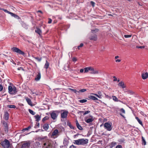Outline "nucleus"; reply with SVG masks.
<instances>
[{
	"mask_svg": "<svg viewBox=\"0 0 148 148\" xmlns=\"http://www.w3.org/2000/svg\"><path fill=\"white\" fill-rule=\"evenodd\" d=\"M42 147V148H54L52 141L48 139L44 140Z\"/></svg>",
	"mask_w": 148,
	"mask_h": 148,
	"instance_id": "f257e3e1",
	"label": "nucleus"
},
{
	"mask_svg": "<svg viewBox=\"0 0 148 148\" xmlns=\"http://www.w3.org/2000/svg\"><path fill=\"white\" fill-rule=\"evenodd\" d=\"M113 78L114 79L113 80L114 81H115L117 80V78L115 76H114Z\"/></svg>",
	"mask_w": 148,
	"mask_h": 148,
	"instance_id": "052dcab7",
	"label": "nucleus"
},
{
	"mask_svg": "<svg viewBox=\"0 0 148 148\" xmlns=\"http://www.w3.org/2000/svg\"><path fill=\"white\" fill-rule=\"evenodd\" d=\"M141 142L143 145H145L146 144V142L144 138L142 136L141 137Z\"/></svg>",
	"mask_w": 148,
	"mask_h": 148,
	"instance_id": "2eb2a0df",
	"label": "nucleus"
},
{
	"mask_svg": "<svg viewBox=\"0 0 148 148\" xmlns=\"http://www.w3.org/2000/svg\"><path fill=\"white\" fill-rule=\"evenodd\" d=\"M67 125L69 126V127L71 129H74V127L72 125H71L70 123L68 122L67 123Z\"/></svg>",
	"mask_w": 148,
	"mask_h": 148,
	"instance_id": "c85d7f7f",
	"label": "nucleus"
},
{
	"mask_svg": "<svg viewBox=\"0 0 148 148\" xmlns=\"http://www.w3.org/2000/svg\"><path fill=\"white\" fill-rule=\"evenodd\" d=\"M35 32L36 33L38 34L40 36L41 35L42 33V31L39 28H37L35 30Z\"/></svg>",
	"mask_w": 148,
	"mask_h": 148,
	"instance_id": "a211bd4d",
	"label": "nucleus"
},
{
	"mask_svg": "<svg viewBox=\"0 0 148 148\" xmlns=\"http://www.w3.org/2000/svg\"><path fill=\"white\" fill-rule=\"evenodd\" d=\"M64 144H65V143H66V145L68 144L67 142V141H64Z\"/></svg>",
	"mask_w": 148,
	"mask_h": 148,
	"instance_id": "69168bd1",
	"label": "nucleus"
},
{
	"mask_svg": "<svg viewBox=\"0 0 148 148\" xmlns=\"http://www.w3.org/2000/svg\"><path fill=\"white\" fill-rule=\"evenodd\" d=\"M120 111L122 112L123 113H125V110L123 108H122L120 110Z\"/></svg>",
	"mask_w": 148,
	"mask_h": 148,
	"instance_id": "09e8293b",
	"label": "nucleus"
},
{
	"mask_svg": "<svg viewBox=\"0 0 148 148\" xmlns=\"http://www.w3.org/2000/svg\"><path fill=\"white\" fill-rule=\"evenodd\" d=\"M34 117L36 119V121H38L40 120V117L38 115H37L34 116Z\"/></svg>",
	"mask_w": 148,
	"mask_h": 148,
	"instance_id": "393cba45",
	"label": "nucleus"
},
{
	"mask_svg": "<svg viewBox=\"0 0 148 148\" xmlns=\"http://www.w3.org/2000/svg\"><path fill=\"white\" fill-rule=\"evenodd\" d=\"M76 123L77 128L80 130H82V126L79 125L77 120L76 121Z\"/></svg>",
	"mask_w": 148,
	"mask_h": 148,
	"instance_id": "6ab92c4d",
	"label": "nucleus"
},
{
	"mask_svg": "<svg viewBox=\"0 0 148 148\" xmlns=\"http://www.w3.org/2000/svg\"><path fill=\"white\" fill-rule=\"evenodd\" d=\"M90 4L93 7H94L95 6V3L93 1H91Z\"/></svg>",
	"mask_w": 148,
	"mask_h": 148,
	"instance_id": "49530a36",
	"label": "nucleus"
},
{
	"mask_svg": "<svg viewBox=\"0 0 148 148\" xmlns=\"http://www.w3.org/2000/svg\"><path fill=\"white\" fill-rule=\"evenodd\" d=\"M41 78V74L40 72L38 73V74L36 76L35 79L36 81L39 80Z\"/></svg>",
	"mask_w": 148,
	"mask_h": 148,
	"instance_id": "4468645a",
	"label": "nucleus"
},
{
	"mask_svg": "<svg viewBox=\"0 0 148 148\" xmlns=\"http://www.w3.org/2000/svg\"><path fill=\"white\" fill-rule=\"evenodd\" d=\"M7 107L10 108H16V107L14 105H8L7 106Z\"/></svg>",
	"mask_w": 148,
	"mask_h": 148,
	"instance_id": "72a5a7b5",
	"label": "nucleus"
},
{
	"mask_svg": "<svg viewBox=\"0 0 148 148\" xmlns=\"http://www.w3.org/2000/svg\"><path fill=\"white\" fill-rule=\"evenodd\" d=\"M34 58L39 62H40L41 60V58H39L38 57H35Z\"/></svg>",
	"mask_w": 148,
	"mask_h": 148,
	"instance_id": "79ce46f5",
	"label": "nucleus"
},
{
	"mask_svg": "<svg viewBox=\"0 0 148 148\" xmlns=\"http://www.w3.org/2000/svg\"><path fill=\"white\" fill-rule=\"evenodd\" d=\"M12 49L13 51L19 53L20 54L22 55H24V53L22 51L17 48L16 47H13L12 48Z\"/></svg>",
	"mask_w": 148,
	"mask_h": 148,
	"instance_id": "6e6552de",
	"label": "nucleus"
},
{
	"mask_svg": "<svg viewBox=\"0 0 148 148\" xmlns=\"http://www.w3.org/2000/svg\"><path fill=\"white\" fill-rule=\"evenodd\" d=\"M52 22V20L50 18L49 19V21H48V23H51Z\"/></svg>",
	"mask_w": 148,
	"mask_h": 148,
	"instance_id": "864d4df0",
	"label": "nucleus"
},
{
	"mask_svg": "<svg viewBox=\"0 0 148 148\" xmlns=\"http://www.w3.org/2000/svg\"><path fill=\"white\" fill-rule=\"evenodd\" d=\"M106 97L107 98H109V96L108 95H106Z\"/></svg>",
	"mask_w": 148,
	"mask_h": 148,
	"instance_id": "338daca9",
	"label": "nucleus"
},
{
	"mask_svg": "<svg viewBox=\"0 0 148 148\" xmlns=\"http://www.w3.org/2000/svg\"><path fill=\"white\" fill-rule=\"evenodd\" d=\"M116 62H120L121 61V60L120 59H116L115 60Z\"/></svg>",
	"mask_w": 148,
	"mask_h": 148,
	"instance_id": "13d9d810",
	"label": "nucleus"
},
{
	"mask_svg": "<svg viewBox=\"0 0 148 148\" xmlns=\"http://www.w3.org/2000/svg\"><path fill=\"white\" fill-rule=\"evenodd\" d=\"M5 12L7 13H8L10 14V12L8 11L7 10L4 9H2Z\"/></svg>",
	"mask_w": 148,
	"mask_h": 148,
	"instance_id": "a18cd8bd",
	"label": "nucleus"
},
{
	"mask_svg": "<svg viewBox=\"0 0 148 148\" xmlns=\"http://www.w3.org/2000/svg\"><path fill=\"white\" fill-rule=\"evenodd\" d=\"M87 139L80 138L74 141V143L77 145H85L88 143Z\"/></svg>",
	"mask_w": 148,
	"mask_h": 148,
	"instance_id": "f03ea898",
	"label": "nucleus"
},
{
	"mask_svg": "<svg viewBox=\"0 0 148 148\" xmlns=\"http://www.w3.org/2000/svg\"><path fill=\"white\" fill-rule=\"evenodd\" d=\"M145 47L144 46H137L136 47L137 48L141 49H143L145 48Z\"/></svg>",
	"mask_w": 148,
	"mask_h": 148,
	"instance_id": "c9c22d12",
	"label": "nucleus"
},
{
	"mask_svg": "<svg viewBox=\"0 0 148 148\" xmlns=\"http://www.w3.org/2000/svg\"><path fill=\"white\" fill-rule=\"evenodd\" d=\"M49 127V125L47 124H45L43 126V129L46 130H47L48 129Z\"/></svg>",
	"mask_w": 148,
	"mask_h": 148,
	"instance_id": "5701e85b",
	"label": "nucleus"
},
{
	"mask_svg": "<svg viewBox=\"0 0 148 148\" xmlns=\"http://www.w3.org/2000/svg\"><path fill=\"white\" fill-rule=\"evenodd\" d=\"M30 146V143H29L26 142L22 145L21 148H28Z\"/></svg>",
	"mask_w": 148,
	"mask_h": 148,
	"instance_id": "9b49d317",
	"label": "nucleus"
},
{
	"mask_svg": "<svg viewBox=\"0 0 148 148\" xmlns=\"http://www.w3.org/2000/svg\"><path fill=\"white\" fill-rule=\"evenodd\" d=\"M98 31V29H95L93 30H91V32L92 33H95L96 32H97Z\"/></svg>",
	"mask_w": 148,
	"mask_h": 148,
	"instance_id": "4c0bfd02",
	"label": "nucleus"
},
{
	"mask_svg": "<svg viewBox=\"0 0 148 148\" xmlns=\"http://www.w3.org/2000/svg\"><path fill=\"white\" fill-rule=\"evenodd\" d=\"M130 94H133L134 93V92L132 91H130Z\"/></svg>",
	"mask_w": 148,
	"mask_h": 148,
	"instance_id": "e2e57ef3",
	"label": "nucleus"
},
{
	"mask_svg": "<svg viewBox=\"0 0 148 148\" xmlns=\"http://www.w3.org/2000/svg\"><path fill=\"white\" fill-rule=\"evenodd\" d=\"M97 94H98L102 98V94L101 92V91H99L97 92Z\"/></svg>",
	"mask_w": 148,
	"mask_h": 148,
	"instance_id": "a19ab883",
	"label": "nucleus"
},
{
	"mask_svg": "<svg viewBox=\"0 0 148 148\" xmlns=\"http://www.w3.org/2000/svg\"><path fill=\"white\" fill-rule=\"evenodd\" d=\"M88 98L89 99H92L95 100V101H97V100H98V99L97 98H96L94 96H92V95L89 96Z\"/></svg>",
	"mask_w": 148,
	"mask_h": 148,
	"instance_id": "412c9836",
	"label": "nucleus"
},
{
	"mask_svg": "<svg viewBox=\"0 0 148 148\" xmlns=\"http://www.w3.org/2000/svg\"><path fill=\"white\" fill-rule=\"evenodd\" d=\"M83 46V43H81L80 45L78 47V48L79 49L80 47H82Z\"/></svg>",
	"mask_w": 148,
	"mask_h": 148,
	"instance_id": "de8ad7c7",
	"label": "nucleus"
},
{
	"mask_svg": "<svg viewBox=\"0 0 148 148\" xmlns=\"http://www.w3.org/2000/svg\"><path fill=\"white\" fill-rule=\"evenodd\" d=\"M119 58V56H116L115 57V59H116L117 58Z\"/></svg>",
	"mask_w": 148,
	"mask_h": 148,
	"instance_id": "0e129e2a",
	"label": "nucleus"
},
{
	"mask_svg": "<svg viewBox=\"0 0 148 148\" xmlns=\"http://www.w3.org/2000/svg\"><path fill=\"white\" fill-rule=\"evenodd\" d=\"M3 87L0 84V91H1L3 89Z\"/></svg>",
	"mask_w": 148,
	"mask_h": 148,
	"instance_id": "3c124183",
	"label": "nucleus"
},
{
	"mask_svg": "<svg viewBox=\"0 0 148 148\" xmlns=\"http://www.w3.org/2000/svg\"><path fill=\"white\" fill-rule=\"evenodd\" d=\"M79 102L81 103H84L87 101V100L85 99H83L79 100Z\"/></svg>",
	"mask_w": 148,
	"mask_h": 148,
	"instance_id": "58836bf2",
	"label": "nucleus"
},
{
	"mask_svg": "<svg viewBox=\"0 0 148 148\" xmlns=\"http://www.w3.org/2000/svg\"><path fill=\"white\" fill-rule=\"evenodd\" d=\"M48 119V117H45L43 119H42V121H44L45 120L47 119Z\"/></svg>",
	"mask_w": 148,
	"mask_h": 148,
	"instance_id": "5fc2aeb1",
	"label": "nucleus"
},
{
	"mask_svg": "<svg viewBox=\"0 0 148 148\" xmlns=\"http://www.w3.org/2000/svg\"><path fill=\"white\" fill-rule=\"evenodd\" d=\"M94 120L93 117H92L91 118L85 120V121L87 123H91Z\"/></svg>",
	"mask_w": 148,
	"mask_h": 148,
	"instance_id": "dca6fc26",
	"label": "nucleus"
},
{
	"mask_svg": "<svg viewBox=\"0 0 148 148\" xmlns=\"http://www.w3.org/2000/svg\"><path fill=\"white\" fill-rule=\"evenodd\" d=\"M31 126H29L27 127L26 128L24 129H23V130H28L29 129L31 128Z\"/></svg>",
	"mask_w": 148,
	"mask_h": 148,
	"instance_id": "37998d69",
	"label": "nucleus"
},
{
	"mask_svg": "<svg viewBox=\"0 0 148 148\" xmlns=\"http://www.w3.org/2000/svg\"><path fill=\"white\" fill-rule=\"evenodd\" d=\"M70 148H76V147L75 146L73 145L70 147Z\"/></svg>",
	"mask_w": 148,
	"mask_h": 148,
	"instance_id": "4d7b16f0",
	"label": "nucleus"
},
{
	"mask_svg": "<svg viewBox=\"0 0 148 148\" xmlns=\"http://www.w3.org/2000/svg\"><path fill=\"white\" fill-rule=\"evenodd\" d=\"M113 100L115 101H118L119 100L115 96H112Z\"/></svg>",
	"mask_w": 148,
	"mask_h": 148,
	"instance_id": "7c9ffc66",
	"label": "nucleus"
},
{
	"mask_svg": "<svg viewBox=\"0 0 148 148\" xmlns=\"http://www.w3.org/2000/svg\"><path fill=\"white\" fill-rule=\"evenodd\" d=\"M10 14L12 16H13L15 18H17L18 16L13 13L10 12Z\"/></svg>",
	"mask_w": 148,
	"mask_h": 148,
	"instance_id": "f704fd0d",
	"label": "nucleus"
},
{
	"mask_svg": "<svg viewBox=\"0 0 148 148\" xmlns=\"http://www.w3.org/2000/svg\"><path fill=\"white\" fill-rule=\"evenodd\" d=\"M21 69H22V70H23V68H21V67H20V68H18V70H20Z\"/></svg>",
	"mask_w": 148,
	"mask_h": 148,
	"instance_id": "774afa93",
	"label": "nucleus"
},
{
	"mask_svg": "<svg viewBox=\"0 0 148 148\" xmlns=\"http://www.w3.org/2000/svg\"><path fill=\"white\" fill-rule=\"evenodd\" d=\"M90 112V111H85L83 114L84 115L88 114Z\"/></svg>",
	"mask_w": 148,
	"mask_h": 148,
	"instance_id": "c03bdc74",
	"label": "nucleus"
},
{
	"mask_svg": "<svg viewBox=\"0 0 148 148\" xmlns=\"http://www.w3.org/2000/svg\"><path fill=\"white\" fill-rule=\"evenodd\" d=\"M58 113L59 112L57 110L53 111L51 112L50 115L53 119L55 120L57 119Z\"/></svg>",
	"mask_w": 148,
	"mask_h": 148,
	"instance_id": "20e7f679",
	"label": "nucleus"
},
{
	"mask_svg": "<svg viewBox=\"0 0 148 148\" xmlns=\"http://www.w3.org/2000/svg\"><path fill=\"white\" fill-rule=\"evenodd\" d=\"M25 99L28 104L31 106H32V102L31 99L27 97Z\"/></svg>",
	"mask_w": 148,
	"mask_h": 148,
	"instance_id": "f3484780",
	"label": "nucleus"
},
{
	"mask_svg": "<svg viewBox=\"0 0 148 148\" xmlns=\"http://www.w3.org/2000/svg\"><path fill=\"white\" fill-rule=\"evenodd\" d=\"M91 94L92 95H95L96 97H97L99 99H101L102 98L98 94H95V93H92Z\"/></svg>",
	"mask_w": 148,
	"mask_h": 148,
	"instance_id": "473e14b6",
	"label": "nucleus"
},
{
	"mask_svg": "<svg viewBox=\"0 0 148 148\" xmlns=\"http://www.w3.org/2000/svg\"><path fill=\"white\" fill-rule=\"evenodd\" d=\"M3 125H4V126L5 127V128H7L8 127L7 124L6 122H3Z\"/></svg>",
	"mask_w": 148,
	"mask_h": 148,
	"instance_id": "ea45409f",
	"label": "nucleus"
},
{
	"mask_svg": "<svg viewBox=\"0 0 148 148\" xmlns=\"http://www.w3.org/2000/svg\"><path fill=\"white\" fill-rule=\"evenodd\" d=\"M104 127L107 130L111 131L112 129V123L109 122L105 123L104 124Z\"/></svg>",
	"mask_w": 148,
	"mask_h": 148,
	"instance_id": "39448f33",
	"label": "nucleus"
},
{
	"mask_svg": "<svg viewBox=\"0 0 148 148\" xmlns=\"http://www.w3.org/2000/svg\"><path fill=\"white\" fill-rule=\"evenodd\" d=\"M69 90H71L74 93H75L76 94H77L78 93V91H77L76 90L73 89L72 88H69Z\"/></svg>",
	"mask_w": 148,
	"mask_h": 148,
	"instance_id": "c756f323",
	"label": "nucleus"
},
{
	"mask_svg": "<svg viewBox=\"0 0 148 148\" xmlns=\"http://www.w3.org/2000/svg\"><path fill=\"white\" fill-rule=\"evenodd\" d=\"M41 145L39 143L36 142L34 145V148H40Z\"/></svg>",
	"mask_w": 148,
	"mask_h": 148,
	"instance_id": "ddd939ff",
	"label": "nucleus"
},
{
	"mask_svg": "<svg viewBox=\"0 0 148 148\" xmlns=\"http://www.w3.org/2000/svg\"><path fill=\"white\" fill-rule=\"evenodd\" d=\"M116 148H122V146L121 145H117L116 146Z\"/></svg>",
	"mask_w": 148,
	"mask_h": 148,
	"instance_id": "6e6d98bb",
	"label": "nucleus"
},
{
	"mask_svg": "<svg viewBox=\"0 0 148 148\" xmlns=\"http://www.w3.org/2000/svg\"><path fill=\"white\" fill-rule=\"evenodd\" d=\"M40 126V124L39 123H37L36 125V126L35 127V128L36 127V126H37L38 127H39Z\"/></svg>",
	"mask_w": 148,
	"mask_h": 148,
	"instance_id": "603ef678",
	"label": "nucleus"
},
{
	"mask_svg": "<svg viewBox=\"0 0 148 148\" xmlns=\"http://www.w3.org/2000/svg\"><path fill=\"white\" fill-rule=\"evenodd\" d=\"M136 119L138 121V123L142 126H143V124L142 121L139 119L137 117H136Z\"/></svg>",
	"mask_w": 148,
	"mask_h": 148,
	"instance_id": "4be33fe9",
	"label": "nucleus"
},
{
	"mask_svg": "<svg viewBox=\"0 0 148 148\" xmlns=\"http://www.w3.org/2000/svg\"><path fill=\"white\" fill-rule=\"evenodd\" d=\"M86 89H82L81 90L78 91V93H79L80 92H84L86 91Z\"/></svg>",
	"mask_w": 148,
	"mask_h": 148,
	"instance_id": "e433bc0d",
	"label": "nucleus"
},
{
	"mask_svg": "<svg viewBox=\"0 0 148 148\" xmlns=\"http://www.w3.org/2000/svg\"><path fill=\"white\" fill-rule=\"evenodd\" d=\"M29 111L30 114H32L33 115H34L35 114V112L31 109H29Z\"/></svg>",
	"mask_w": 148,
	"mask_h": 148,
	"instance_id": "2f4dec72",
	"label": "nucleus"
},
{
	"mask_svg": "<svg viewBox=\"0 0 148 148\" xmlns=\"http://www.w3.org/2000/svg\"><path fill=\"white\" fill-rule=\"evenodd\" d=\"M124 37L126 38H129L130 37V35H124Z\"/></svg>",
	"mask_w": 148,
	"mask_h": 148,
	"instance_id": "bf43d9fd",
	"label": "nucleus"
},
{
	"mask_svg": "<svg viewBox=\"0 0 148 148\" xmlns=\"http://www.w3.org/2000/svg\"><path fill=\"white\" fill-rule=\"evenodd\" d=\"M62 112L61 114V118L64 119L66 118L68 115V112L66 110H62Z\"/></svg>",
	"mask_w": 148,
	"mask_h": 148,
	"instance_id": "9d476101",
	"label": "nucleus"
},
{
	"mask_svg": "<svg viewBox=\"0 0 148 148\" xmlns=\"http://www.w3.org/2000/svg\"><path fill=\"white\" fill-rule=\"evenodd\" d=\"M118 85L119 86L123 88H124L125 87V86L124 85V83L122 82H120L119 83Z\"/></svg>",
	"mask_w": 148,
	"mask_h": 148,
	"instance_id": "aec40b11",
	"label": "nucleus"
},
{
	"mask_svg": "<svg viewBox=\"0 0 148 148\" xmlns=\"http://www.w3.org/2000/svg\"><path fill=\"white\" fill-rule=\"evenodd\" d=\"M49 66V64L47 61H46V63L44 66V68L46 69H47Z\"/></svg>",
	"mask_w": 148,
	"mask_h": 148,
	"instance_id": "a878e982",
	"label": "nucleus"
},
{
	"mask_svg": "<svg viewBox=\"0 0 148 148\" xmlns=\"http://www.w3.org/2000/svg\"><path fill=\"white\" fill-rule=\"evenodd\" d=\"M17 90L14 86L13 87L11 86H8V92L11 94H15L16 93Z\"/></svg>",
	"mask_w": 148,
	"mask_h": 148,
	"instance_id": "7ed1b4c3",
	"label": "nucleus"
},
{
	"mask_svg": "<svg viewBox=\"0 0 148 148\" xmlns=\"http://www.w3.org/2000/svg\"><path fill=\"white\" fill-rule=\"evenodd\" d=\"M1 145L5 148H8L10 145V143L8 140L5 139L1 142Z\"/></svg>",
	"mask_w": 148,
	"mask_h": 148,
	"instance_id": "423d86ee",
	"label": "nucleus"
},
{
	"mask_svg": "<svg viewBox=\"0 0 148 148\" xmlns=\"http://www.w3.org/2000/svg\"><path fill=\"white\" fill-rule=\"evenodd\" d=\"M97 39V36L96 35H94L92 36L90 38V39L94 40H96Z\"/></svg>",
	"mask_w": 148,
	"mask_h": 148,
	"instance_id": "b1692460",
	"label": "nucleus"
},
{
	"mask_svg": "<svg viewBox=\"0 0 148 148\" xmlns=\"http://www.w3.org/2000/svg\"><path fill=\"white\" fill-rule=\"evenodd\" d=\"M84 69H81L80 70V73H83L84 71Z\"/></svg>",
	"mask_w": 148,
	"mask_h": 148,
	"instance_id": "680f3d73",
	"label": "nucleus"
},
{
	"mask_svg": "<svg viewBox=\"0 0 148 148\" xmlns=\"http://www.w3.org/2000/svg\"><path fill=\"white\" fill-rule=\"evenodd\" d=\"M72 60L73 62H75L77 60V59L76 58L73 57L72 58Z\"/></svg>",
	"mask_w": 148,
	"mask_h": 148,
	"instance_id": "8fccbe9b",
	"label": "nucleus"
},
{
	"mask_svg": "<svg viewBox=\"0 0 148 148\" xmlns=\"http://www.w3.org/2000/svg\"><path fill=\"white\" fill-rule=\"evenodd\" d=\"M84 73H87L90 71L89 67L85 68L84 69Z\"/></svg>",
	"mask_w": 148,
	"mask_h": 148,
	"instance_id": "cd10ccee",
	"label": "nucleus"
},
{
	"mask_svg": "<svg viewBox=\"0 0 148 148\" xmlns=\"http://www.w3.org/2000/svg\"><path fill=\"white\" fill-rule=\"evenodd\" d=\"M4 118L6 120L8 119L9 115L8 113L7 112L5 114Z\"/></svg>",
	"mask_w": 148,
	"mask_h": 148,
	"instance_id": "bb28decb",
	"label": "nucleus"
},
{
	"mask_svg": "<svg viewBox=\"0 0 148 148\" xmlns=\"http://www.w3.org/2000/svg\"><path fill=\"white\" fill-rule=\"evenodd\" d=\"M90 73L92 74H97L99 72L97 70H94L93 68L90 66L89 67Z\"/></svg>",
	"mask_w": 148,
	"mask_h": 148,
	"instance_id": "1a4fd4ad",
	"label": "nucleus"
},
{
	"mask_svg": "<svg viewBox=\"0 0 148 148\" xmlns=\"http://www.w3.org/2000/svg\"><path fill=\"white\" fill-rule=\"evenodd\" d=\"M141 76L143 79H146L148 77V73L147 72L143 73L141 74Z\"/></svg>",
	"mask_w": 148,
	"mask_h": 148,
	"instance_id": "f8f14e48",
	"label": "nucleus"
},
{
	"mask_svg": "<svg viewBox=\"0 0 148 148\" xmlns=\"http://www.w3.org/2000/svg\"><path fill=\"white\" fill-rule=\"evenodd\" d=\"M59 135V131L57 129H56L52 132L51 136L52 137L55 138L57 137Z\"/></svg>",
	"mask_w": 148,
	"mask_h": 148,
	"instance_id": "0eeeda50",
	"label": "nucleus"
}]
</instances>
